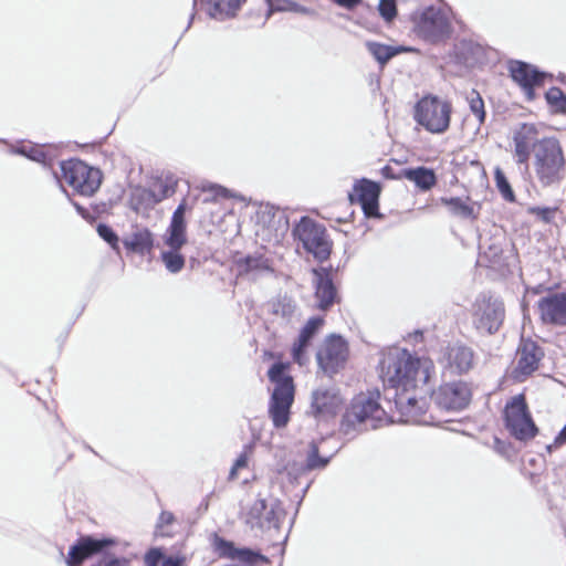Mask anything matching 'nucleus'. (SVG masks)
I'll list each match as a JSON object with an SVG mask.
<instances>
[{"mask_svg":"<svg viewBox=\"0 0 566 566\" xmlns=\"http://www.w3.org/2000/svg\"><path fill=\"white\" fill-rule=\"evenodd\" d=\"M343 405V398L335 386H319L311 395V412L318 419L334 417Z\"/></svg>","mask_w":566,"mask_h":566,"instance_id":"obj_14","label":"nucleus"},{"mask_svg":"<svg viewBox=\"0 0 566 566\" xmlns=\"http://www.w3.org/2000/svg\"><path fill=\"white\" fill-rule=\"evenodd\" d=\"M333 1L336 4H338L339 7H343V8L348 9V10H353L358 4L361 3V0H333Z\"/></svg>","mask_w":566,"mask_h":566,"instance_id":"obj_54","label":"nucleus"},{"mask_svg":"<svg viewBox=\"0 0 566 566\" xmlns=\"http://www.w3.org/2000/svg\"><path fill=\"white\" fill-rule=\"evenodd\" d=\"M537 130L532 124H523L513 135L514 158L518 165L524 166L528 171V159L531 150L535 154V146L538 144Z\"/></svg>","mask_w":566,"mask_h":566,"instance_id":"obj_18","label":"nucleus"},{"mask_svg":"<svg viewBox=\"0 0 566 566\" xmlns=\"http://www.w3.org/2000/svg\"><path fill=\"white\" fill-rule=\"evenodd\" d=\"M155 190L156 198L158 199V202L163 201L165 198H168L175 192V186L174 182L170 180H157L154 182L153 187Z\"/></svg>","mask_w":566,"mask_h":566,"instance_id":"obj_41","label":"nucleus"},{"mask_svg":"<svg viewBox=\"0 0 566 566\" xmlns=\"http://www.w3.org/2000/svg\"><path fill=\"white\" fill-rule=\"evenodd\" d=\"M400 177H403V178L415 182V185L419 189L424 190V191L431 189L437 182L434 171L427 167L403 169L401 171Z\"/></svg>","mask_w":566,"mask_h":566,"instance_id":"obj_28","label":"nucleus"},{"mask_svg":"<svg viewBox=\"0 0 566 566\" xmlns=\"http://www.w3.org/2000/svg\"><path fill=\"white\" fill-rule=\"evenodd\" d=\"M95 566H129V560L126 558L106 557Z\"/></svg>","mask_w":566,"mask_h":566,"instance_id":"obj_50","label":"nucleus"},{"mask_svg":"<svg viewBox=\"0 0 566 566\" xmlns=\"http://www.w3.org/2000/svg\"><path fill=\"white\" fill-rule=\"evenodd\" d=\"M534 170L543 186H551L563 178L565 158L556 138L539 139L535 146Z\"/></svg>","mask_w":566,"mask_h":566,"instance_id":"obj_3","label":"nucleus"},{"mask_svg":"<svg viewBox=\"0 0 566 566\" xmlns=\"http://www.w3.org/2000/svg\"><path fill=\"white\" fill-rule=\"evenodd\" d=\"M544 357L542 347L532 339H521L516 350L514 378L517 381H524L528 376L536 371Z\"/></svg>","mask_w":566,"mask_h":566,"instance_id":"obj_13","label":"nucleus"},{"mask_svg":"<svg viewBox=\"0 0 566 566\" xmlns=\"http://www.w3.org/2000/svg\"><path fill=\"white\" fill-rule=\"evenodd\" d=\"M275 214L276 211H274L273 207L266 206L258 213V219L260 222L270 223L275 218Z\"/></svg>","mask_w":566,"mask_h":566,"instance_id":"obj_51","label":"nucleus"},{"mask_svg":"<svg viewBox=\"0 0 566 566\" xmlns=\"http://www.w3.org/2000/svg\"><path fill=\"white\" fill-rule=\"evenodd\" d=\"M442 203L448 207L449 212L461 219L475 220L478 218L476 208L479 205L470 202V199L463 200L459 197L442 198Z\"/></svg>","mask_w":566,"mask_h":566,"instance_id":"obj_25","label":"nucleus"},{"mask_svg":"<svg viewBox=\"0 0 566 566\" xmlns=\"http://www.w3.org/2000/svg\"><path fill=\"white\" fill-rule=\"evenodd\" d=\"M248 465V455L247 453H241L238 459L235 460V462L233 463L231 470H230V474H229V478L230 479H235L237 478V474H238V471L243 469V468H247Z\"/></svg>","mask_w":566,"mask_h":566,"instance_id":"obj_48","label":"nucleus"},{"mask_svg":"<svg viewBox=\"0 0 566 566\" xmlns=\"http://www.w3.org/2000/svg\"><path fill=\"white\" fill-rule=\"evenodd\" d=\"M174 223H186L185 221V203H180L174 211L171 221Z\"/></svg>","mask_w":566,"mask_h":566,"instance_id":"obj_53","label":"nucleus"},{"mask_svg":"<svg viewBox=\"0 0 566 566\" xmlns=\"http://www.w3.org/2000/svg\"><path fill=\"white\" fill-rule=\"evenodd\" d=\"M60 168L65 182L81 196L91 197L101 187L102 171L80 159L61 161Z\"/></svg>","mask_w":566,"mask_h":566,"instance_id":"obj_6","label":"nucleus"},{"mask_svg":"<svg viewBox=\"0 0 566 566\" xmlns=\"http://www.w3.org/2000/svg\"><path fill=\"white\" fill-rule=\"evenodd\" d=\"M293 235L304 250L318 261H325L331 254V242L326 229L308 217H302L293 229Z\"/></svg>","mask_w":566,"mask_h":566,"instance_id":"obj_7","label":"nucleus"},{"mask_svg":"<svg viewBox=\"0 0 566 566\" xmlns=\"http://www.w3.org/2000/svg\"><path fill=\"white\" fill-rule=\"evenodd\" d=\"M157 203L158 199L156 198L155 190L153 188L147 189L137 187L132 191L130 205L132 208L136 211L151 208Z\"/></svg>","mask_w":566,"mask_h":566,"instance_id":"obj_30","label":"nucleus"},{"mask_svg":"<svg viewBox=\"0 0 566 566\" xmlns=\"http://www.w3.org/2000/svg\"><path fill=\"white\" fill-rule=\"evenodd\" d=\"M494 178H495L496 187H497L500 193L502 195V197L509 202H514L515 201L514 191H513L507 178L505 177L504 172L500 168L495 169Z\"/></svg>","mask_w":566,"mask_h":566,"instance_id":"obj_36","label":"nucleus"},{"mask_svg":"<svg viewBox=\"0 0 566 566\" xmlns=\"http://www.w3.org/2000/svg\"><path fill=\"white\" fill-rule=\"evenodd\" d=\"M471 395L467 382L455 380L442 384L433 391L432 398L441 409L460 411L469 405Z\"/></svg>","mask_w":566,"mask_h":566,"instance_id":"obj_11","label":"nucleus"},{"mask_svg":"<svg viewBox=\"0 0 566 566\" xmlns=\"http://www.w3.org/2000/svg\"><path fill=\"white\" fill-rule=\"evenodd\" d=\"M193 18H195V14H191V19H190V21H192V20H193ZM189 23H191V22H189ZM189 25H190V24H188V27H189Z\"/></svg>","mask_w":566,"mask_h":566,"instance_id":"obj_60","label":"nucleus"},{"mask_svg":"<svg viewBox=\"0 0 566 566\" xmlns=\"http://www.w3.org/2000/svg\"><path fill=\"white\" fill-rule=\"evenodd\" d=\"M348 355V346L339 335L328 336L316 358L319 367L328 375L336 374L343 367Z\"/></svg>","mask_w":566,"mask_h":566,"instance_id":"obj_12","label":"nucleus"},{"mask_svg":"<svg viewBox=\"0 0 566 566\" xmlns=\"http://www.w3.org/2000/svg\"><path fill=\"white\" fill-rule=\"evenodd\" d=\"M328 462L329 458L319 457L318 447L315 442H312L310 444V451L307 453L306 461L304 464H300L297 471H300V473H305L306 471L323 469L328 464Z\"/></svg>","mask_w":566,"mask_h":566,"instance_id":"obj_34","label":"nucleus"},{"mask_svg":"<svg viewBox=\"0 0 566 566\" xmlns=\"http://www.w3.org/2000/svg\"><path fill=\"white\" fill-rule=\"evenodd\" d=\"M73 206L76 209V211L78 212V214L82 216V218H84L86 220L90 218V213L84 207H82L81 205H78L77 202H74V201H73Z\"/></svg>","mask_w":566,"mask_h":566,"instance_id":"obj_57","label":"nucleus"},{"mask_svg":"<svg viewBox=\"0 0 566 566\" xmlns=\"http://www.w3.org/2000/svg\"><path fill=\"white\" fill-rule=\"evenodd\" d=\"M123 244L127 250L144 255L153 249V233L148 229H139L126 238Z\"/></svg>","mask_w":566,"mask_h":566,"instance_id":"obj_26","label":"nucleus"},{"mask_svg":"<svg viewBox=\"0 0 566 566\" xmlns=\"http://www.w3.org/2000/svg\"><path fill=\"white\" fill-rule=\"evenodd\" d=\"M96 231L98 233V235L105 241L107 242L111 248L113 250H116L118 251L119 249V245H118V235L116 234V232L107 224L105 223H99L96 228Z\"/></svg>","mask_w":566,"mask_h":566,"instance_id":"obj_40","label":"nucleus"},{"mask_svg":"<svg viewBox=\"0 0 566 566\" xmlns=\"http://www.w3.org/2000/svg\"><path fill=\"white\" fill-rule=\"evenodd\" d=\"M324 319L321 316L311 317L304 327L301 329L297 340L292 347V357L298 365H304L306 361V349L315 334L319 331Z\"/></svg>","mask_w":566,"mask_h":566,"instance_id":"obj_22","label":"nucleus"},{"mask_svg":"<svg viewBox=\"0 0 566 566\" xmlns=\"http://www.w3.org/2000/svg\"><path fill=\"white\" fill-rule=\"evenodd\" d=\"M164 242L170 249H181L187 242L186 223L170 222Z\"/></svg>","mask_w":566,"mask_h":566,"instance_id":"obj_32","label":"nucleus"},{"mask_svg":"<svg viewBox=\"0 0 566 566\" xmlns=\"http://www.w3.org/2000/svg\"><path fill=\"white\" fill-rule=\"evenodd\" d=\"M531 211H532V213L536 214L544 222H551L553 214H554V209H551V208L536 207V208H532Z\"/></svg>","mask_w":566,"mask_h":566,"instance_id":"obj_49","label":"nucleus"},{"mask_svg":"<svg viewBox=\"0 0 566 566\" xmlns=\"http://www.w3.org/2000/svg\"><path fill=\"white\" fill-rule=\"evenodd\" d=\"M313 284L315 286L317 307L322 311L328 310L337 301V290L329 271L324 268L314 269Z\"/></svg>","mask_w":566,"mask_h":566,"instance_id":"obj_21","label":"nucleus"},{"mask_svg":"<svg viewBox=\"0 0 566 566\" xmlns=\"http://www.w3.org/2000/svg\"><path fill=\"white\" fill-rule=\"evenodd\" d=\"M366 46L368 52L375 57V60L380 65H385L395 55L402 51H406L403 46H391L378 42H367Z\"/></svg>","mask_w":566,"mask_h":566,"instance_id":"obj_31","label":"nucleus"},{"mask_svg":"<svg viewBox=\"0 0 566 566\" xmlns=\"http://www.w3.org/2000/svg\"><path fill=\"white\" fill-rule=\"evenodd\" d=\"M509 71L512 80L520 85L527 98L533 99L535 97L534 88L543 84L545 74L522 61H511Z\"/></svg>","mask_w":566,"mask_h":566,"instance_id":"obj_16","label":"nucleus"},{"mask_svg":"<svg viewBox=\"0 0 566 566\" xmlns=\"http://www.w3.org/2000/svg\"><path fill=\"white\" fill-rule=\"evenodd\" d=\"M180 249H170L168 251H163L160 254V259L170 273H179L185 266V258L179 252Z\"/></svg>","mask_w":566,"mask_h":566,"instance_id":"obj_35","label":"nucleus"},{"mask_svg":"<svg viewBox=\"0 0 566 566\" xmlns=\"http://www.w3.org/2000/svg\"><path fill=\"white\" fill-rule=\"evenodd\" d=\"M115 543L112 538L81 537L69 551L66 563L69 566H80L86 558L103 552Z\"/></svg>","mask_w":566,"mask_h":566,"instance_id":"obj_19","label":"nucleus"},{"mask_svg":"<svg viewBox=\"0 0 566 566\" xmlns=\"http://www.w3.org/2000/svg\"><path fill=\"white\" fill-rule=\"evenodd\" d=\"M164 555L159 548H151L145 555V563L147 566H158Z\"/></svg>","mask_w":566,"mask_h":566,"instance_id":"obj_47","label":"nucleus"},{"mask_svg":"<svg viewBox=\"0 0 566 566\" xmlns=\"http://www.w3.org/2000/svg\"><path fill=\"white\" fill-rule=\"evenodd\" d=\"M284 515L281 503L275 499H258L247 514V523L260 530L279 528Z\"/></svg>","mask_w":566,"mask_h":566,"instance_id":"obj_10","label":"nucleus"},{"mask_svg":"<svg viewBox=\"0 0 566 566\" xmlns=\"http://www.w3.org/2000/svg\"><path fill=\"white\" fill-rule=\"evenodd\" d=\"M565 97L566 95L558 87H552L546 93L548 104L555 106L557 109H559L560 105L564 103Z\"/></svg>","mask_w":566,"mask_h":566,"instance_id":"obj_45","label":"nucleus"},{"mask_svg":"<svg viewBox=\"0 0 566 566\" xmlns=\"http://www.w3.org/2000/svg\"><path fill=\"white\" fill-rule=\"evenodd\" d=\"M381 174L385 178L387 179H395L396 176L394 175L392 172V168L390 166H385L382 169H381Z\"/></svg>","mask_w":566,"mask_h":566,"instance_id":"obj_58","label":"nucleus"},{"mask_svg":"<svg viewBox=\"0 0 566 566\" xmlns=\"http://www.w3.org/2000/svg\"><path fill=\"white\" fill-rule=\"evenodd\" d=\"M182 560L180 558L168 557L163 560L161 566H181Z\"/></svg>","mask_w":566,"mask_h":566,"instance_id":"obj_56","label":"nucleus"},{"mask_svg":"<svg viewBox=\"0 0 566 566\" xmlns=\"http://www.w3.org/2000/svg\"><path fill=\"white\" fill-rule=\"evenodd\" d=\"M433 368L430 358L413 356L403 348L391 347L382 353L379 363L380 378L389 387L386 389L387 399H394L396 409L405 417L403 421H419L426 401L416 394H410V390L426 387Z\"/></svg>","mask_w":566,"mask_h":566,"instance_id":"obj_1","label":"nucleus"},{"mask_svg":"<svg viewBox=\"0 0 566 566\" xmlns=\"http://www.w3.org/2000/svg\"><path fill=\"white\" fill-rule=\"evenodd\" d=\"M469 105L471 112L476 116L479 124H483L485 120L484 102L478 92L473 91L471 93Z\"/></svg>","mask_w":566,"mask_h":566,"instance_id":"obj_39","label":"nucleus"},{"mask_svg":"<svg viewBox=\"0 0 566 566\" xmlns=\"http://www.w3.org/2000/svg\"><path fill=\"white\" fill-rule=\"evenodd\" d=\"M285 371L286 367L283 363H275L270 367L268 377L270 381L274 384V388L285 386L291 388L292 391H295L293 378L290 375H286Z\"/></svg>","mask_w":566,"mask_h":566,"instance_id":"obj_33","label":"nucleus"},{"mask_svg":"<svg viewBox=\"0 0 566 566\" xmlns=\"http://www.w3.org/2000/svg\"><path fill=\"white\" fill-rule=\"evenodd\" d=\"M411 21L417 36L431 44L443 42L452 33L451 22L446 11L434 6L413 12Z\"/></svg>","mask_w":566,"mask_h":566,"instance_id":"obj_5","label":"nucleus"},{"mask_svg":"<svg viewBox=\"0 0 566 566\" xmlns=\"http://www.w3.org/2000/svg\"><path fill=\"white\" fill-rule=\"evenodd\" d=\"M379 398L378 390L355 397L350 408L343 417L342 432L347 437H354L359 431L378 428L386 416L385 409L379 403Z\"/></svg>","mask_w":566,"mask_h":566,"instance_id":"obj_2","label":"nucleus"},{"mask_svg":"<svg viewBox=\"0 0 566 566\" xmlns=\"http://www.w3.org/2000/svg\"><path fill=\"white\" fill-rule=\"evenodd\" d=\"M202 190L206 192H210L212 195L211 198H205V200H203L205 202H210V201L217 200L218 198H229L230 197L229 190L220 185H214V184L205 185L202 187Z\"/></svg>","mask_w":566,"mask_h":566,"instance_id":"obj_43","label":"nucleus"},{"mask_svg":"<svg viewBox=\"0 0 566 566\" xmlns=\"http://www.w3.org/2000/svg\"><path fill=\"white\" fill-rule=\"evenodd\" d=\"M482 46L470 40H462L455 45V54L467 66H472L482 54Z\"/></svg>","mask_w":566,"mask_h":566,"instance_id":"obj_29","label":"nucleus"},{"mask_svg":"<svg viewBox=\"0 0 566 566\" xmlns=\"http://www.w3.org/2000/svg\"><path fill=\"white\" fill-rule=\"evenodd\" d=\"M452 104L448 99L428 94L415 105V120L431 134L446 133L451 123Z\"/></svg>","mask_w":566,"mask_h":566,"instance_id":"obj_4","label":"nucleus"},{"mask_svg":"<svg viewBox=\"0 0 566 566\" xmlns=\"http://www.w3.org/2000/svg\"><path fill=\"white\" fill-rule=\"evenodd\" d=\"M448 367L457 374L467 373L473 364V352L467 346H454L444 355Z\"/></svg>","mask_w":566,"mask_h":566,"instance_id":"obj_24","label":"nucleus"},{"mask_svg":"<svg viewBox=\"0 0 566 566\" xmlns=\"http://www.w3.org/2000/svg\"><path fill=\"white\" fill-rule=\"evenodd\" d=\"M17 154L23 155L31 160L42 163L44 166H50L46 154L41 147L38 146H21L15 150Z\"/></svg>","mask_w":566,"mask_h":566,"instance_id":"obj_37","label":"nucleus"},{"mask_svg":"<svg viewBox=\"0 0 566 566\" xmlns=\"http://www.w3.org/2000/svg\"><path fill=\"white\" fill-rule=\"evenodd\" d=\"M356 195H349L350 202L357 201L367 218H378L380 187L377 182L361 179L354 186Z\"/></svg>","mask_w":566,"mask_h":566,"instance_id":"obj_17","label":"nucleus"},{"mask_svg":"<svg viewBox=\"0 0 566 566\" xmlns=\"http://www.w3.org/2000/svg\"><path fill=\"white\" fill-rule=\"evenodd\" d=\"M175 522V515L169 511H163L158 517V521L156 523V532L160 534L161 536L169 535L168 532L165 531V528L169 525H171Z\"/></svg>","mask_w":566,"mask_h":566,"instance_id":"obj_44","label":"nucleus"},{"mask_svg":"<svg viewBox=\"0 0 566 566\" xmlns=\"http://www.w3.org/2000/svg\"><path fill=\"white\" fill-rule=\"evenodd\" d=\"M310 488V483L306 484V488L304 489V492Z\"/></svg>","mask_w":566,"mask_h":566,"instance_id":"obj_61","label":"nucleus"},{"mask_svg":"<svg viewBox=\"0 0 566 566\" xmlns=\"http://www.w3.org/2000/svg\"><path fill=\"white\" fill-rule=\"evenodd\" d=\"M296 468V464H293V467L289 470V475L293 474V470Z\"/></svg>","mask_w":566,"mask_h":566,"instance_id":"obj_59","label":"nucleus"},{"mask_svg":"<svg viewBox=\"0 0 566 566\" xmlns=\"http://www.w3.org/2000/svg\"><path fill=\"white\" fill-rule=\"evenodd\" d=\"M209 6L208 13L211 18L224 20L234 17L244 0H202Z\"/></svg>","mask_w":566,"mask_h":566,"instance_id":"obj_27","label":"nucleus"},{"mask_svg":"<svg viewBox=\"0 0 566 566\" xmlns=\"http://www.w3.org/2000/svg\"><path fill=\"white\" fill-rule=\"evenodd\" d=\"M555 444L557 446H562L564 443H566V424L564 426V428L559 431V433L556 436L555 438Z\"/></svg>","mask_w":566,"mask_h":566,"instance_id":"obj_55","label":"nucleus"},{"mask_svg":"<svg viewBox=\"0 0 566 566\" xmlns=\"http://www.w3.org/2000/svg\"><path fill=\"white\" fill-rule=\"evenodd\" d=\"M504 419L506 428L517 440H530L537 433L523 395L514 396L506 403Z\"/></svg>","mask_w":566,"mask_h":566,"instance_id":"obj_8","label":"nucleus"},{"mask_svg":"<svg viewBox=\"0 0 566 566\" xmlns=\"http://www.w3.org/2000/svg\"><path fill=\"white\" fill-rule=\"evenodd\" d=\"M54 177H55L57 180H60V178H59V176H57V174H56V172H54Z\"/></svg>","mask_w":566,"mask_h":566,"instance_id":"obj_62","label":"nucleus"},{"mask_svg":"<svg viewBox=\"0 0 566 566\" xmlns=\"http://www.w3.org/2000/svg\"><path fill=\"white\" fill-rule=\"evenodd\" d=\"M289 12H296V13H301V14H304V15H312V14H314V10L313 9L304 7L302 4H298V3L294 2V1H292V3L290 4Z\"/></svg>","mask_w":566,"mask_h":566,"instance_id":"obj_52","label":"nucleus"},{"mask_svg":"<svg viewBox=\"0 0 566 566\" xmlns=\"http://www.w3.org/2000/svg\"><path fill=\"white\" fill-rule=\"evenodd\" d=\"M538 310L544 323L566 326V293H554L538 301Z\"/></svg>","mask_w":566,"mask_h":566,"instance_id":"obj_20","label":"nucleus"},{"mask_svg":"<svg viewBox=\"0 0 566 566\" xmlns=\"http://www.w3.org/2000/svg\"><path fill=\"white\" fill-rule=\"evenodd\" d=\"M213 547L220 557L238 559L251 566L252 563L264 559V557L250 548H235L233 543L214 534Z\"/></svg>","mask_w":566,"mask_h":566,"instance_id":"obj_23","label":"nucleus"},{"mask_svg":"<svg viewBox=\"0 0 566 566\" xmlns=\"http://www.w3.org/2000/svg\"><path fill=\"white\" fill-rule=\"evenodd\" d=\"M473 323L480 333L497 332L505 316L504 304L496 297H479L475 302Z\"/></svg>","mask_w":566,"mask_h":566,"instance_id":"obj_9","label":"nucleus"},{"mask_svg":"<svg viewBox=\"0 0 566 566\" xmlns=\"http://www.w3.org/2000/svg\"><path fill=\"white\" fill-rule=\"evenodd\" d=\"M269 10H268V18L275 11L277 12H284L290 10V4L292 3L291 0H265Z\"/></svg>","mask_w":566,"mask_h":566,"instance_id":"obj_46","label":"nucleus"},{"mask_svg":"<svg viewBox=\"0 0 566 566\" xmlns=\"http://www.w3.org/2000/svg\"><path fill=\"white\" fill-rule=\"evenodd\" d=\"M240 266L247 272L270 270L269 261L262 255H248Z\"/></svg>","mask_w":566,"mask_h":566,"instance_id":"obj_38","label":"nucleus"},{"mask_svg":"<svg viewBox=\"0 0 566 566\" xmlns=\"http://www.w3.org/2000/svg\"><path fill=\"white\" fill-rule=\"evenodd\" d=\"M294 395L295 391H292L291 388L285 386L273 388L268 412L274 428L282 429L287 426L291 418Z\"/></svg>","mask_w":566,"mask_h":566,"instance_id":"obj_15","label":"nucleus"},{"mask_svg":"<svg viewBox=\"0 0 566 566\" xmlns=\"http://www.w3.org/2000/svg\"><path fill=\"white\" fill-rule=\"evenodd\" d=\"M378 11L386 22L392 21L397 15L396 0H380Z\"/></svg>","mask_w":566,"mask_h":566,"instance_id":"obj_42","label":"nucleus"}]
</instances>
